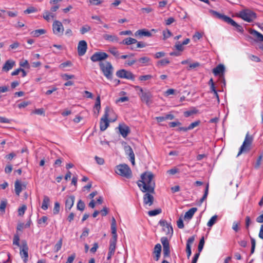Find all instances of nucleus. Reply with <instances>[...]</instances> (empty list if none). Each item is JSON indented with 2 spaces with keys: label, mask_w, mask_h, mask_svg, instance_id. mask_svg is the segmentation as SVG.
I'll use <instances>...</instances> for the list:
<instances>
[{
  "label": "nucleus",
  "mask_w": 263,
  "mask_h": 263,
  "mask_svg": "<svg viewBox=\"0 0 263 263\" xmlns=\"http://www.w3.org/2000/svg\"><path fill=\"white\" fill-rule=\"evenodd\" d=\"M161 242L163 246V254L164 258L170 257V248L168 240L167 237H163L161 238Z\"/></svg>",
  "instance_id": "nucleus-12"
},
{
  "label": "nucleus",
  "mask_w": 263,
  "mask_h": 263,
  "mask_svg": "<svg viewBox=\"0 0 263 263\" xmlns=\"http://www.w3.org/2000/svg\"><path fill=\"white\" fill-rule=\"evenodd\" d=\"M15 62L13 60H8L6 61L2 67V70L5 72H8L15 66Z\"/></svg>",
  "instance_id": "nucleus-20"
},
{
  "label": "nucleus",
  "mask_w": 263,
  "mask_h": 263,
  "mask_svg": "<svg viewBox=\"0 0 263 263\" xmlns=\"http://www.w3.org/2000/svg\"><path fill=\"white\" fill-rule=\"evenodd\" d=\"M108 57V54L104 52H96L91 57V60L93 62L101 61Z\"/></svg>",
  "instance_id": "nucleus-13"
},
{
  "label": "nucleus",
  "mask_w": 263,
  "mask_h": 263,
  "mask_svg": "<svg viewBox=\"0 0 263 263\" xmlns=\"http://www.w3.org/2000/svg\"><path fill=\"white\" fill-rule=\"evenodd\" d=\"M186 252L187 254V258H189L192 254L191 246H190L189 245H186Z\"/></svg>",
  "instance_id": "nucleus-59"
},
{
  "label": "nucleus",
  "mask_w": 263,
  "mask_h": 263,
  "mask_svg": "<svg viewBox=\"0 0 263 263\" xmlns=\"http://www.w3.org/2000/svg\"><path fill=\"white\" fill-rule=\"evenodd\" d=\"M170 63V61L167 59H164L159 61L157 62L158 66H164Z\"/></svg>",
  "instance_id": "nucleus-45"
},
{
  "label": "nucleus",
  "mask_w": 263,
  "mask_h": 263,
  "mask_svg": "<svg viewBox=\"0 0 263 263\" xmlns=\"http://www.w3.org/2000/svg\"><path fill=\"white\" fill-rule=\"evenodd\" d=\"M197 211L196 208H192L187 211L184 215V218L185 220H190L192 218L195 213Z\"/></svg>",
  "instance_id": "nucleus-24"
},
{
  "label": "nucleus",
  "mask_w": 263,
  "mask_h": 263,
  "mask_svg": "<svg viewBox=\"0 0 263 263\" xmlns=\"http://www.w3.org/2000/svg\"><path fill=\"white\" fill-rule=\"evenodd\" d=\"M175 48L177 50L181 51L183 50V44L178 42L175 45Z\"/></svg>",
  "instance_id": "nucleus-57"
},
{
  "label": "nucleus",
  "mask_w": 263,
  "mask_h": 263,
  "mask_svg": "<svg viewBox=\"0 0 263 263\" xmlns=\"http://www.w3.org/2000/svg\"><path fill=\"white\" fill-rule=\"evenodd\" d=\"M225 71V67L223 64H219L213 69V73L215 76H219L220 80L223 83L224 86L226 85V81L224 77V72Z\"/></svg>",
  "instance_id": "nucleus-9"
},
{
  "label": "nucleus",
  "mask_w": 263,
  "mask_h": 263,
  "mask_svg": "<svg viewBox=\"0 0 263 263\" xmlns=\"http://www.w3.org/2000/svg\"><path fill=\"white\" fill-rule=\"evenodd\" d=\"M30 104L29 102L28 101H24L18 104V107L19 108H25L27 106Z\"/></svg>",
  "instance_id": "nucleus-58"
},
{
  "label": "nucleus",
  "mask_w": 263,
  "mask_h": 263,
  "mask_svg": "<svg viewBox=\"0 0 263 263\" xmlns=\"http://www.w3.org/2000/svg\"><path fill=\"white\" fill-rule=\"evenodd\" d=\"M114 110L108 106H106L105 108L104 114L101 118L100 122V128L101 131H104L108 127L109 120L108 119L109 117L111 114H114Z\"/></svg>",
  "instance_id": "nucleus-3"
},
{
  "label": "nucleus",
  "mask_w": 263,
  "mask_h": 263,
  "mask_svg": "<svg viewBox=\"0 0 263 263\" xmlns=\"http://www.w3.org/2000/svg\"><path fill=\"white\" fill-rule=\"evenodd\" d=\"M251 254H252L254 253L256 246V241L254 238L251 237Z\"/></svg>",
  "instance_id": "nucleus-49"
},
{
  "label": "nucleus",
  "mask_w": 263,
  "mask_h": 263,
  "mask_svg": "<svg viewBox=\"0 0 263 263\" xmlns=\"http://www.w3.org/2000/svg\"><path fill=\"white\" fill-rule=\"evenodd\" d=\"M177 227L179 229H183L184 228V224L183 220L181 217H180L177 221Z\"/></svg>",
  "instance_id": "nucleus-54"
},
{
  "label": "nucleus",
  "mask_w": 263,
  "mask_h": 263,
  "mask_svg": "<svg viewBox=\"0 0 263 263\" xmlns=\"http://www.w3.org/2000/svg\"><path fill=\"white\" fill-rule=\"evenodd\" d=\"M99 65L106 78L108 79H111L114 68L111 63L109 62H106L105 63L101 62Z\"/></svg>",
  "instance_id": "nucleus-5"
},
{
  "label": "nucleus",
  "mask_w": 263,
  "mask_h": 263,
  "mask_svg": "<svg viewBox=\"0 0 263 263\" xmlns=\"http://www.w3.org/2000/svg\"><path fill=\"white\" fill-rule=\"evenodd\" d=\"M249 32L255 38V40L258 42H263V35L254 29H250Z\"/></svg>",
  "instance_id": "nucleus-19"
},
{
  "label": "nucleus",
  "mask_w": 263,
  "mask_h": 263,
  "mask_svg": "<svg viewBox=\"0 0 263 263\" xmlns=\"http://www.w3.org/2000/svg\"><path fill=\"white\" fill-rule=\"evenodd\" d=\"M28 248L27 246V244L26 241L23 243L22 247L20 249V255L22 258H23V260L25 262H26L28 260Z\"/></svg>",
  "instance_id": "nucleus-15"
},
{
  "label": "nucleus",
  "mask_w": 263,
  "mask_h": 263,
  "mask_svg": "<svg viewBox=\"0 0 263 263\" xmlns=\"http://www.w3.org/2000/svg\"><path fill=\"white\" fill-rule=\"evenodd\" d=\"M136 88L138 89L140 92V93H139V96L141 100L147 106H149L153 103L152 93L149 90L144 91L143 89L139 86H136Z\"/></svg>",
  "instance_id": "nucleus-4"
},
{
  "label": "nucleus",
  "mask_w": 263,
  "mask_h": 263,
  "mask_svg": "<svg viewBox=\"0 0 263 263\" xmlns=\"http://www.w3.org/2000/svg\"><path fill=\"white\" fill-rule=\"evenodd\" d=\"M153 76L150 74H147L144 76H141L139 77V79L141 81H146L152 79Z\"/></svg>",
  "instance_id": "nucleus-50"
},
{
  "label": "nucleus",
  "mask_w": 263,
  "mask_h": 263,
  "mask_svg": "<svg viewBox=\"0 0 263 263\" xmlns=\"http://www.w3.org/2000/svg\"><path fill=\"white\" fill-rule=\"evenodd\" d=\"M62 245V239H60L54 246V252H58L61 249Z\"/></svg>",
  "instance_id": "nucleus-42"
},
{
  "label": "nucleus",
  "mask_w": 263,
  "mask_h": 263,
  "mask_svg": "<svg viewBox=\"0 0 263 263\" xmlns=\"http://www.w3.org/2000/svg\"><path fill=\"white\" fill-rule=\"evenodd\" d=\"M135 35L136 36H139V37H142V36L150 37L152 36V33L148 30H147L145 29H140V30H137L135 33Z\"/></svg>",
  "instance_id": "nucleus-22"
},
{
  "label": "nucleus",
  "mask_w": 263,
  "mask_h": 263,
  "mask_svg": "<svg viewBox=\"0 0 263 263\" xmlns=\"http://www.w3.org/2000/svg\"><path fill=\"white\" fill-rule=\"evenodd\" d=\"M197 111L196 110H189L186 111L184 112V115L185 117H188L194 114H196Z\"/></svg>",
  "instance_id": "nucleus-63"
},
{
  "label": "nucleus",
  "mask_w": 263,
  "mask_h": 263,
  "mask_svg": "<svg viewBox=\"0 0 263 263\" xmlns=\"http://www.w3.org/2000/svg\"><path fill=\"white\" fill-rule=\"evenodd\" d=\"M262 158H263V153H261L259 156V157H258V158L257 159L256 162L254 166L255 168H258L260 167Z\"/></svg>",
  "instance_id": "nucleus-41"
},
{
  "label": "nucleus",
  "mask_w": 263,
  "mask_h": 263,
  "mask_svg": "<svg viewBox=\"0 0 263 263\" xmlns=\"http://www.w3.org/2000/svg\"><path fill=\"white\" fill-rule=\"evenodd\" d=\"M89 229L87 228H84L83 230V232L81 235V237H86L88 236L89 233Z\"/></svg>",
  "instance_id": "nucleus-62"
},
{
  "label": "nucleus",
  "mask_w": 263,
  "mask_h": 263,
  "mask_svg": "<svg viewBox=\"0 0 263 263\" xmlns=\"http://www.w3.org/2000/svg\"><path fill=\"white\" fill-rule=\"evenodd\" d=\"M60 210V203L58 202H55L54 203V206L53 209V213L54 215L58 214Z\"/></svg>",
  "instance_id": "nucleus-40"
},
{
  "label": "nucleus",
  "mask_w": 263,
  "mask_h": 263,
  "mask_svg": "<svg viewBox=\"0 0 263 263\" xmlns=\"http://www.w3.org/2000/svg\"><path fill=\"white\" fill-rule=\"evenodd\" d=\"M95 159L96 161V162L99 165H103L104 163V160L102 158L95 156Z\"/></svg>",
  "instance_id": "nucleus-56"
},
{
  "label": "nucleus",
  "mask_w": 263,
  "mask_h": 263,
  "mask_svg": "<svg viewBox=\"0 0 263 263\" xmlns=\"http://www.w3.org/2000/svg\"><path fill=\"white\" fill-rule=\"evenodd\" d=\"M62 78L65 80H68L74 78V76L72 74H68L67 73H65L63 74Z\"/></svg>",
  "instance_id": "nucleus-60"
},
{
  "label": "nucleus",
  "mask_w": 263,
  "mask_h": 263,
  "mask_svg": "<svg viewBox=\"0 0 263 263\" xmlns=\"http://www.w3.org/2000/svg\"><path fill=\"white\" fill-rule=\"evenodd\" d=\"M55 15L51 12H49L48 11L44 12L43 14V18L47 21L49 22L51 19L53 18Z\"/></svg>",
  "instance_id": "nucleus-32"
},
{
  "label": "nucleus",
  "mask_w": 263,
  "mask_h": 263,
  "mask_svg": "<svg viewBox=\"0 0 263 263\" xmlns=\"http://www.w3.org/2000/svg\"><path fill=\"white\" fill-rule=\"evenodd\" d=\"M162 212L161 209H157L154 210L149 211L148 214L149 216H154L160 214Z\"/></svg>",
  "instance_id": "nucleus-35"
},
{
  "label": "nucleus",
  "mask_w": 263,
  "mask_h": 263,
  "mask_svg": "<svg viewBox=\"0 0 263 263\" xmlns=\"http://www.w3.org/2000/svg\"><path fill=\"white\" fill-rule=\"evenodd\" d=\"M87 49V44L85 41H80L78 45V53L79 56H83L86 52Z\"/></svg>",
  "instance_id": "nucleus-14"
},
{
  "label": "nucleus",
  "mask_w": 263,
  "mask_h": 263,
  "mask_svg": "<svg viewBox=\"0 0 263 263\" xmlns=\"http://www.w3.org/2000/svg\"><path fill=\"white\" fill-rule=\"evenodd\" d=\"M117 77L121 79H126L134 81L135 78V75L129 71L125 69H120L116 72Z\"/></svg>",
  "instance_id": "nucleus-10"
},
{
  "label": "nucleus",
  "mask_w": 263,
  "mask_h": 263,
  "mask_svg": "<svg viewBox=\"0 0 263 263\" xmlns=\"http://www.w3.org/2000/svg\"><path fill=\"white\" fill-rule=\"evenodd\" d=\"M149 61L150 59L146 57L141 58L138 60V62L142 64L141 66L146 65Z\"/></svg>",
  "instance_id": "nucleus-36"
},
{
  "label": "nucleus",
  "mask_w": 263,
  "mask_h": 263,
  "mask_svg": "<svg viewBox=\"0 0 263 263\" xmlns=\"http://www.w3.org/2000/svg\"><path fill=\"white\" fill-rule=\"evenodd\" d=\"M239 16L244 21L250 23L256 18V14L251 10H245L240 12Z\"/></svg>",
  "instance_id": "nucleus-8"
},
{
  "label": "nucleus",
  "mask_w": 263,
  "mask_h": 263,
  "mask_svg": "<svg viewBox=\"0 0 263 263\" xmlns=\"http://www.w3.org/2000/svg\"><path fill=\"white\" fill-rule=\"evenodd\" d=\"M75 197L74 196L71 195L66 197L65 201V210L66 211H69L73 206L74 202Z\"/></svg>",
  "instance_id": "nucleus-18"
},
{
  "label": "nucleus",
  "mask_w": 263,
  "mask_h": 263,
  "mask_svg": "<svg viewBox=\"0 0 263 263\" xmlns=\"http://www.w3.org/2000/svg\"><path fill=\"white\" fill-rule=\"evenodd\" d=\"M118 128L120 134L123 138L126 137L130 133L129 127L124 123L119 124Z\"/></svg>",
  "instance_id": "nucleus-16"
},
{
  "label": "nucleus",
  "mask_w": 263,
  "mask_h": 263,
  "mask_svg": "<svg viewBox=\"0 0 263 263\" xmlns=\"http://www.w3.org/2000/svg\"><path fill=\"white\" fill-rule=\"evenodd\" d=\"M116 172L117 174L127 178H130L132 176V171L129 167L125 164L118 165Z\"/></svg>",
  "instance_id": "nucleus-6"
},
{
  "label": "nucleus",
  "mask_w": 263,
  "mask_h": 263,
  "mask_svg": "<svg viewBox=\"0 0 263 263\" xmlns=\"http://www.w3.org/2000/svg\"><path fill=\"white\" fill-rule=\"evenodd\" d=\"M37 11V9L33 7H30L28 8L26 10H25L24 11V13L25 14H30L32 13H34Z\"/></svg>",
  "instance_id": "nucleus-47"
},
{
  "label": "nucleus",
  "mask_w": 263,
  "mask_h": 263,
  "mask_svg": "<svg viewBox=\"0 0 263 263\" xmlns=\"http://www.w3.org/2000/svg\"><path fill=\"white\" fill-rule=\"evenodd\" d=\"M210 13L215 18H219L220 20H222L223 21L231 25L233 27H234L236 30L239 32L242 33L243 32V29L241 26L238 24L236 22H235L233 19L231 17L226 16L223 14H221L215 10H210Z\"/></svg>",
  "instance_id": "nucleus-2"
},
{
  "label": "nucleus",
  "mask_w": 263,
  "mask_h": 263,
  "mask_svg": "<svg viewBox=\"0 0 263 263\" xmlns=\"http://www.w3.org/2000/svg\"><path fill=\"white\" fill-rule=\"evenodd\" d=\"M162 250L161 246L160 243H157L155 245L154 247V254H161Z\"/></svg>",
  "instance_id": "nucleus-44"
},
{
  "label": "nucleus",
  "mask_w": 263,
  "mask_h": 263,
  "mask_svg": "<svg viewBox=\"0 0 263 263\" xmlns=\"http://www.w3.org/2000/svg\"><path fill=\"white\" fill-rule=\"evenodd\" d=\"M15 192L17 196H19L22 191V184L18 180H16L14 183Z\"/></svg>",
  "instance_id": "nucleus-28"
},
{
  "label": "nucleus",
  "mask_w": 263,
  "mask_h": 263,
  "mask_svg": "<svg viewBox=\"0 0 263 263\" xmlns=\"http://www.w3.org/2000/svg\"><path fill=\"white\" fill-rule=\"evenodd\" d=\"M48 220V218L47 216H43L38 220V223L39 224H42V223H46Z\"/></svg>",
  "instance_id": "nucleus-64"
},
{
  "label": "nucleus",
  "mask_w": 263,
  "mask_h": 263,
  "mask_svg": "<svg viewBox=\"0 0 263 263\" xmlns=\"http://www.w3.org/2000/svg\"><path fill=\"white\" fill-rule=\"evenodd\" d=\"M249 59L253 61H254L256 62H260L261 61L260 59L256 55L251 54L249 55Z\"/></svg>",
  "instance_id": "nucleus-52"
},
{
  "label": "nucleus",
  "mask_w": 263,
  "mask_h": 263,
  "mask_svg": "<svg viewBox=\"0 0 263 263\" xmlns=\"http://www.w3.org/2000/svg\"><path fill=\"white\" fill-rule=\"evenodd\" d=\"M253 141L252 137L249 135V133H248L245 139V140L240 146L239 151L237 154V157L239 156L241 154L244 152H248L250 149V146Z\"/></svg>",
  "instance_id": "nucleus-7"
},
{
  "label": "nucleus",
  "mask_w": 263,
  "mask_h": 263,
  "mask_svg": "<svg viewBox=\"0 0 263 263\" xmlns=\"http://www.w3.org/2000/svg\"><path fill=\"white\" fill-rule=\"evenodd\" d=\"M108 52H109L112 55H113L116 58H120V52L118 50L117 48L115 47H110L108 49Z\"/></svg>",
  "instance_id": "nucleus-29"
},
{
  "label": "nucleus",
  "mask_w": 263,
  "mask_h": 263,
  "mask_svg": "<svg viewBox=\"0 0 263 263\" xmlns=\"http://www.w3.org/2000/svg\"><path fill=\"white\" fill-rule=\"evenodd\" d=\"M137 42V40L135 39L132 38V37H127L123 40L121 42H120V44L126 45H130L134 44H135Z\"/></svg>",
  "instance_id": "nucleus-26"
},
{
  "label": "nucleus",
  "mask_w": 263,
  "mask_h": 263,
  "mask_svg": "<svg viewBox=\"0 0 263 263\" xmlns=\"http://www.w3.org/2000/svg\"><path fill=\"white\" fill-rule=\"evenodd\" d=\"M200 123V120H197V121H196L193 123H192L189 126H188V129H189V130H191L193 128H194L195 127L198 126Z\"/></svg>",
  "instance_id": "nucleus-46"
},
{
  "label": "nucleus",
  "mask_w": 263,
  "mask_h": 263,
  "mask_svg": "<svg viewBox=\"0 0 263 263\" xmlns=\"http://www.w3.org/2000/svg\"><path fill=\"white\" fill-rule=\"evenodd\" d=\"M26 206L24 205L18 209V214L20 216H22L26 210Z\"/></svg>",
  "instance_id": "nucleus-51"
},
{
  "label": "nucleus",
  "mask_w": 263,
  "mask_h": 263,
  "mask_svg": "<svg viewBox=\"0 0 263 263\" xmlns=\"http://www.w3.org/2000/svg\"><path fill=\"white\" fill-rule=\"evenodd\" d=\"M204 245V237H202L201 239L200 240L198 247V250L199 252L200 253L203 249V246Z\"/></svg>",
  "instance_id": "nucleus-48"
},
{
  "label": "nucleus",
  "mask_w": 263,
  "mask_h": 263,
  "mask_svg": "<svg viewBox=\"0 0 263 263\" xmlns=\"http://www.w3.org/2000/svg\"><path fill=\"white\" fill-rule=\"evenodd\" d=\"M85 207L84 202L82 200H79L77 203V208L78 210L83 211Z\"/></svg>",
  "instance_id": "nucleus-37"
},
{
  "label": "nucleus",
  "mask_w": 263,
  "mask_h": 263,
  "mask_svg": "<svg viewBox=\"0 0 263 263\" xmlns=\"http://www.w3.org/2000/svg\"><path fill=\"white\" fill-rule=\"evenodd\" d=\"M20 238L18 235H15L13 238V245L20 246Z\"/></svg>",
  "instance_id": "nucleus-61"
},
{
  "label": "nucleus",
  "mask_w": 263,
  "mask_h": 263,
  "mask_svg": "<svg viewBox=\"0 0 263 263\" xmlns=\"http://www.w3.org/2000/svg\"><path fill=\"white\" fill-rule=\"evenodd\" d=\"M217 215H214V216H212L210 218L209 221H208V222L207 223V226L210 227H211L212 226H213L215 223V222L217 220Z\"/></svg>",
  "instance_id": "nucleus-38"
},
{
  "label": "nucleus",
  "mask_w": 263,
  "mask_h": 263,
  "mask_svg": "<svg viewBox=\"0 0 263 263\" xmlns=\"http://www.w3.org/2000/svg\"><path fill=\"white\" fill-rule=\"evenodd\" d=\"M53 33L58 36H61L64 31V27L62 23L59 21H55L52 24Z\"/></svg>",
  "instance_id": "nucleus-11"
},
{
  "label": "nucleus",
  "mask_w": 263,
  "mask_h": 263,
  "mask_svg": "<svg viewBox=\"0 0 263 263\" xmlns=\"http://www.w3.org/2000/svg\"><path fill=\"white\" fill-rule=\"evenodd\" d=\"M117 239V235H112L111 239L110 240V245L109 251L115 253L116 242Z\"/></svg>",
  "instance_id": "nucleus-23"
},
{
  "label": "nucleus",
  "mask_w": 263,
  "mask_h": 263,
  "mask_svg": "<svg viewBox=\"0 0 263 263\" xmlns=\"http://www.w3.org/2000/svg\"><path fill=\"white\" fill-rule=\"evenodd\" d=\"M76 257V255L75 253L72 254L70 256L68 257L67 260L66 262V263H72Z\"/></svg>",
  "instance_id": "nucleus-53"
},
{
  "label": "nucleus",
  "mask_w": 263,
  "mask_h": 263,
  "mask_svg": "<svg viewBox=\"0 0 263 263\" xmlns=\"http://www.w3.org/2000/svg\"><path fill=\"white\" fill-rule=\"evenodd\" d=\"M163 35L164 39H166L171 36L172 33L169 30L167 29L166 31H163Z\"/></svg>",
  "instance_id": "nucleus-55"
},
{
  "label": "nucleus",
  "mask_w": 263,
  "mask_h": 263,
  "mask_svg": "<svg viewBox=\"0 0 263 263\" xmlns=\"http://www.w3.org/2000/svg\"><path fill=\"white\" fill-rule=\"evenodd\" d=\"M111 230L112 235H117V228H116V221L114 217H112L111 223Z\"/></svg>",
  "instance_id": "nucleus-31"
},
{
  "label": "nucleus",
  "mask_w": 263,
  "mask_h": 263,
  "mask_svg": "<svg viewBox=\"0 0 263 263\" xmlns=\"http://www.w3.org/2000/svg\"><path fill=\"white\" fill-rule=\"evenodd\" d=\"M103 37L104 40L111 42H118L119 41L118 37L116 35L104 34Z\"/></svg>",
  "instance_id": "nucleus-25"
},
{
  "label": "nucleus",
  "mask_w": 263,
  "mask_h": 263,
  "mask_svg": "<svg viewBox=\"0 0 263 263\" xmlns=\"http://www.w3.org/2000/svg\"><path fill=\"white\" fill-rule=\"evenodd\" d=\"M143 195V203L144 204L151 206L154 203V198L152 193L147 192Z\"/></svg>",
  "instance_id": "nucleus-17"
},
{
  "label": "nucleus",
  "mask_w": 263,
  "mask_h": 263,
  "mask_svg": "<svg viewBox=\"0 0 263 263\" xmlns=\"http://www.w3.org/2000/svg\"><path fill=\"white\" fill-rule=\"evenodd\" d=\"M90 30H91V27L89 26L86 25H84L83 26H82L81 27V28L80 29V32L82 34H84L85 33L89 31Z\"/></svg>",
  "instance_id": "nucleus-39"
},
{
  "label": "nucleus",
  "mask_w": 263,
  "mask_h": 263,
  "mask_svg": "<svg viewBox=\"0 0 263 263\" xmlns=\"http://www.w3.org/2000/svg\"><path fill=\"white\" fill-rule=\"evenodd\" d=\"M7 204V200L6 199H4L1 201L0 204V212L2 214L5 213V209L6 208Z\"/></svg>",
  "instance_id": "nucleus-33"
},
{
  "label": "nucleus",
  "mask_w": 263,
  "mask_h": 263,
  "mask_svg": "<svg viewBox=\"0 0 263 263\" xmlns=\"http://www.w3.org/2000/svg\"><path fill=\"white\" fill-rule=\"evenodd\" d=\"M49 201V198L47 196H44L42 204V209H43L44 210H46L48 208Z\"/></svg>",
  "instance_id": "nucleus-30"
},
{
  "label": "nucleus",
  "mask_w": 263,
  "mask_h": 263,
  "mask_svg": "<svg viewBox=\"0 0 263 263\" xmlns=\"http://www.w3.org/2000/svg\"><path fill=\"white\" fill-rule=\"evenodd\" d=\"M46 33V30L44 29H40L32 31L31 32V34L34 37H39L42 34H44Z\"/></svg>",
  "instance_id": "nucleus-27"
},
{
  "label": "nucleus",
  "mask_w": 263,
  "mask_h": 263,
  "mask_svg": "<svg viewBox=\"0 0 263 263\" xmlns=\"http://www.w3.org/2000/svg\"><path fill=\"white\" fill-rule=\"evenodd\" d=\"M163 230L165 232L166 234H172L173 233V230L171 224H168L167 226L163 228Z\"/></svg>",
  "instance_id": "nucleus-34"
},
{
  "label": "nucleus",
  "mask_w": 263,
  "mask_h": 263,
  "mask_svg": "<svg viewBox=\"0 0 263 263\" xmlns=\"http://www.w3.org/2000/svg\"><path fill=\"white\" fill-rule=\"evenodd\" d=\"M154 175L150 172H145L141 176V180L137 184L142 192L155 193V183L153 180Z\"/></svg>",
  "instance_id": "nucleus-1"
},
{
  "label": "nucleus",
  "mask_w": 263,
  "mask_h": 263,
  "mask_svg": "<svg viewBox=\"0 0 263 263\" xmlns=\"http://www.w3.org/2000/svg\"><path fill=\"white\" fill-rule=\"evenodd\" d=\"M95 108H96L98 112L99 111L100 108H101V102H100V96H98L96 99L95 105Z\"/></svg>",
  "instance_id": "nucleus-43"
},
{
  "label": "nucleus",
  "mask_w": 263,
  "mask_h": 263,
  "mask_svg": "<svg viewBox=\"0 0 263 263\" xmlns=\"http://www.w3.org/2000/svg\"><path fill=\"white\" fill-rule=\"evenodd\" d=\"M125 151L126 154L129 157V160L133 165H135V154L134 152L130 146H126L125 147Z\"/></svg>",
  "instance_id": "nucleus-21"
}]
</instances>
